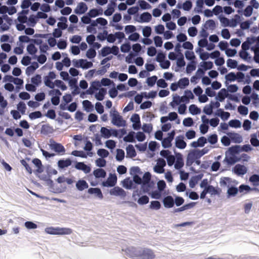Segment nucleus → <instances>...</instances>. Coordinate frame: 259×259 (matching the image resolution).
<instances>
[{"label":"nucleus","mask_w":259,"mask_h":259,"mask_svg":"<svg viewBox=\"0 0 259 259\" xmlns=\"http://www.w3.org/2000/svg\"><path fill=\"white\" fill-rule=\"evenodd\" d=\"M184 166L183 159L181 156L177 157L175 167L176 169H180Z\"/></svg>","instance_id":"47"},{"label":"nucleus","mask_w":259,"mask_h":259,"mask_svg":"<svg viewBox=\"0 0 259 259\" xmlns=\"http://www.w3.org/2000/svg\"><path fill=\"white\" fill-rule=\"evenodd\" d=\"M117 183V177L115 175H110L107 180L103 182V185L105 187H113Z\"/></svg>","instance_id":"10"},{"label":"nucleus","mask_w":259,"mask_h":259,"mask_svg":"<svg viewBox=\"0 0 259 259\" xmlns=\"http://www.w3.org/2000/svg\"><path fill=\"white\" fill-rule=\"evenodd\" d=\"M151 176L150 172H146L143 176L142 181L143 185L142 186V189L144 193H147L149 191V187H150L149 183L151 180Z\"/></svg>","instance_id":"5"},{"label":"nucleus","mask_w":259,"mask_h":259,"mask_svg":"<svg viewBox=\"0 0 259 259\" xmlns=\"http://www.w3.org/2000/svg\"><path fill=\"white\" fill-rule=\"evenodd\" d=\"M220 183L221 186L229 188L230 186H232V181L230 178L223 177L221 179Z\"/></svg>","instance_id":"24"},{"label":"nucleus","mask_w":259,"mask_h":259,"mask_svg":"<svg viewBox=\"0 0 259 259\" xmlns=\"http://www.w3.org/2000/svg\"><path fill=\"white\" fill-rule=\"evenodd\" d=\"M206 189L207 191H208V193H209L211 195L220 194L219 190L215 188L212 185H209L207 188H206Z\"/></svg>","instance_id":"41"},{"label":"nucleus","mask_w":259,"mask_h":259,"mask_svg":"<svg viewBox=\"0 0 259 259\" xmlns=\"http://www.w3.org/2000/svg\"><path fill=\"white\" fill-rule=\"evenodd\" d=\"M227 91L225 89H222L218 94V99L220 102H223L227 97Z\"/></svg>","instance_id":"39"},{"label":"nucleus","mask_w":259,"mask_h":259,"mask_svg":"<svg viewBox=\"0 0 259 259\" xmlns=\"http://www.w3.org/2000/svg\"><path fill=\"white\" fill-rule=\"evenodd\" d=\"M88 193L90 194H94L96 197L100 199L103 198V195L100 189L98 188H90L88 190Z\"/></svg>","instance_id":"19"},{"label":"nucleus","mask_w":259,"mask_h":259,"mask_svg":"<svg viewBox=\"0 0 259 259\" xmlns=\"http://www.w3.org/2000/svg\"><path fill=\"white\" fill-rule=\"evenodd\" d=\"M141 21L143 22H149L152 19L151 15L148 12H145L140 16Z\"/></svg>","instance_id":"37"},{"label":"nucleus","mask_w":259,"mask_h":259,"mask_svg":"<svg viewBox=\"0 0 259 259\" xmlns=\"http://www.w3.org/2000/svg\"><path fill=\"white\" fill-rule=\"evenodd\" d=\"M149 208L151 209L158 210L161 208V204L158 201H152Z\"/></svg>","instance_id":"44"},{"label":"nucleus","mask_w":259,"mask_h":259,"mask_svg":"<svg viewBox=\"0 0 259 259\" xmlns=\"http://www.w3.org/2000/svg\"><path fill=\"white\" fill-rule=\"evenodd\" d=\"M79 65H76V67H81L83 69H88L93 66V64L92 62H89L86 60L79 59Z\"/></svg>","instance_id":"22"},{"label":"nucleus","mask_w":259,"mask_h":259,"mask_svg":"<svg viewBox=\"0 0 259 259\" xmlns=\"http://www.w3.org/2000/svg\"><path fill=\"white\" fill-rule=\"evenodd\" d=\"M126 154L131 158L135 157L136 156V152L132 145H129L126 148Z\"/></svg>","instance_id":"28"},{"label":"nucleus","mask_w":259,"mask_h":259,"mask_svg":"<svg viewBox=\"0 0 259 259\" xmlns=\"http://www.w3.org/2000/svg\"><path fill=\"white\" fill-rule=\"evenodd\" d=\"M32 162L37 167L36 169L34 170V173L35 174H41L43 172L44 167L40 159L38 158H34L32 160Z\"/></svg>","instance_id":"12"},{"label":"nucleus","mask_w":259,"mask_h":259,"mask_svg":"<svg viewBox=\"0 0 259 259\" xmlns=\"http://www.w3.org/2000/svg\"><path fill=\"white\" fill-rule=\"evenodd\" d=\"M215 114L217 116L221 117V118L223 120L228 119L230 116V114L229 112H225L222 109H219L217 110V112H216Z\"/></svg>","instance_id":"25"},{"label":"nucleus","mask_w":259,"mask_h":259,"mask_svg":"<svg viewBox=\"0 0 259 259\" xmlns=\"http://www.w3.org/2000/svg\"><path fill=\"white\" fill-rule=\"evenodd\" d=\"M238 192V189L234 187H230L228 188L227 194L229 196H234Z\"/></svg>","instance_id":"46"},{"label":"nucleus","mask_w":259,"mask_h":259,"mask_svg":"<svg viewBox=\"0 0 259 259\" xmlns=\"http://www.w3.org/2000/svg\"><path fill=\"white\" fill-rule=\"evenodd\" d=\"M249 181L253 183L254 186H257L259 185V175H253L249 178Z\"/></svg>","instance_id":"43"},{"label":"nucleus","mask_w":259,"mask_h":259,"mask_svg":"<svg viewBox=\"0 0 259 259\" xmlns=\"http://www.w3.org/2000/svg\"><path fill=\"white\" fill-rule=\"evenodd\" d=\"M225 160L228 163V164L232 165L237 162L240 161V159H238V157L233 155L232 156L226 157Z\"/></svg>","instance_id":"38"},{"label":"nucleus","mask_w":259,"mask_h":259,"mask_svg":"<svg viewBox=\"0 0 259 259\" xmlns=\"http://www.w3.org/2000/svg\"><path fill=\"white\" fill-rule=\"evenodd\" d=\"M218 140V136L216 134H212L208 137V141L211 144H214Z\"/></svg>","instance_id":"61"},{"label":"nucleus","mask_w":259,"mask_h":259,"mask_svg":"<svg viewBox=\"0 0 259 259\" xmlns=\"http://www.w3.org/2000/svg\"><path fill=\"white\" fill-rule=\"evenodd\" d=\"M116 159L117 161H122L124 157V151L122 149H118L116 151Z\"/></svg>","instance_id":"42"},{"label":"nucleus","mask_w":259,"mask_h":259,"mask_svg":"<svg viewBox=\"0 0 259 259\" xmlns=\"http://www.w3.org/2000/svg\"><path fill=\"white\" fill-rule=\"evenodd\" d=\"M229 125L232 127L238 128L241 126V122L237 119H233L229 122Z\"/></svg>","instance_id":"53"},{"label":"nucleus","mask_w":259,"mask_h":259,"mask_svg":"<svg viewBox=\"0 0 259 259\" xmlns=\"http://www.w3.org/2000/svg\"><path fill=\"white\" fill-rule=\"evenodd\" d=\"M45 232L51 235H69L72 233V230L67 228L50 227L45 229Z\"/></svg>","instance_id":"1"},{"label":"nucleus","mask_w":259,"mask_h":259,"mask_svg":"<svg viewBox=\"0 0 259 259\" xmlns=\"http://www.w3.org/2000/svg\"><path fill=\"white\" fill-rule=\"evenodd\" d=\"M50 148L60 155H64L65 153L64 147L60 143L56 142L53 140H50Z\"/></svg>","instance_id":"4"},{"label":"nucleus","mask_w":259,"mask_h":259,"mask_svg":"<svg viewBox=\"0 0 259 259\" xmlns=\"http://www.w3.org/2000/svg\"><path fill=\"white\" fill-rule=\"evenodd\" d=\"M255 188H251L249 186L246 185H241L238 189V191L240 193H243V194H247L250 191L255 190Z\"/></svg>","instance_id":"30"},{"label":"nucleus","mask_w":259,"mask_h":259,"mask_svg":"<svg viewBox=\"0 0 259 259\" xmlns=\"http://www.w3.org/2000/svg\"><path fill=\"white\" fill-rule=\"evenodd\" d=\"M238 111L240 114L243 115H246L248 112V108L242 105H240L238 107Z\"/></svg>","instance_id":"63"},{"label":"nucleus","mask_w":259,"mask_h":259,"mask_svg":"<svg viewBox=\"0 0 259 259\" xmlns=\"http://www.w3.org/2000/svg\"><path fill=\"white\" fill-rule=\"evenodd\" d=\"M30 158L28 157H26L25 159H22L20 160V162L21 164L24 166L25 168L26 171L29 174H31L32 172V169L31 167L27 163V161H30Z\"/></svg>","instance_id":"29"},{"label":"nucleus","mask_w":259,"mask_h":259,"mask_svg":"<svg viewBox=\"0 0 259 259\" xmlns=\"http://www.w3.org/2000/svg\"><path fill=\"white\" fill-rule=\"evenodd\" d=\"M103 13V10H101V12H99L97 9H92L91 10L88 14L90 17H95L98 15H102Z\"/></svg>","instance_id":"54"},{"label":"nucleus","mask_w":259,"mask_h":259,"mask_svg":"<svg viewBox=\"0 0 259 259\" xmlns=\"http://www.w3.org/2000/svg\"><path fill=\"white\" fill-rule=\"evenodd\" d=\"M110 194L116 196H120L124 198L126 196V192L119 187H114L110 190Z\"/></svg>","instance_id":"7"},{"label":"nucleus","mask_w":259,"mask_h":259,"mask_svg":"<svg viewBox=\"0 0 259 259\" xmlns=\"http://www.w3.org/2000/svg\"><path fill=\"white\" fill-rule=\"evenodd\" d=\"M106 93L107 91L106 89L101 88L99 90V92L96 94L95 97L98 100L102 101L104 99V96Z\"/></svg>","instance_id":"33"},{"label":"nucleus","mask_w":259,"mask_h":259,"mask_svg":"<svg viewBox=\"0 0 259 259\" xmlns=\"http://www.w3.org/2000/svg\"><path fill=\"white\" fill-rule=\"evenodd\" d=\"M53 127L49 124H43L41 126L40 133L43 135H47L53 133Z\"/></svg>","instance_id":"16"},{"label":"nucleus","mask_w":259,"mask_h":259,"mask_svg":"<svg viewBox=\"0 0 259 259\" xmlns=\"http://www.w3.org/2000/svg\"><path fill=\"white\" fill-rule=\"evenodd\" d=\"M71 154L82 158L87 157V155L83 151L74 150L72 152Z\"/></svg>","instance_id":"55"},{"label":"nucleus","mask_w":259,"mask_h":259,"mask_svg":"<svg viewBox=\"0 0 259 259\" xmlns=\"http://www.w3.org/2000/svg\"><path fill=\"white\" fill-rule=\"evenodd\" d=\"M227 66L231 68H235L237 66V62L236 60L229 59L227 61Z\"/></svg>","instance_id":"59"},{"label":"nucleus","mask_w":259,"mask_h":259,"mask_svg":"<svg viewBox=\"0 0 259 259\" xmlns=\"http://www.w3.org/2000/svg\"><path fill=\"white\" fill-rule=\"evenodd\" d=\"M76 187L78 190L82 191L88 188L89 185L85 180H79L76 183Z\"/></svg>","instance_id":"21"},{"label":"nucleus","mask_w":259,"mask_h":259,"mask_svg":"<svg viewBox=\"0 0 259 259\" xmlns=\"http://www.w3.org/2000/svg\"><path fill=\"white\" fill-rule=\"evenodd\" d=\"M93 174L96 178H105L106 171L102 168H97L94 170Z\"/></svg>","instance_id":"27"},{"label":"nucleus","mask_w":259,"mask_h":259,"mask_svg":"<svg viewBox=\"0 0 259 259\" xmlns=\"http://www.w3.org/2000/svg\"><path fill=\"white\" fill-rule=\"evenodd\" d=\"M194 206V203L191 202V203H190L188 204H185L181 207L175 209L174 210L173 212H177L183 211L185 210L190 209V208L193 207Z\"/></svg>","instance_id":"32"},{"label":"nucleus","mask_w":259,"mask_h":259,"mask_svg":"<svg viewBox=\"0 0 259 259\" xmlns=\"http://www.w3.org/2000/svg\"><path fill=\"white\" fill-rule=\"evenodd\" d=\"M131 49V47L129 43L122 44L120 47V50L122 52H128Z\"/></svg>","instance_id":"64"},{"label":"nucleus","mask_w":259,"mask_h":259,"mask_svg":"<svg viewBox=\"0 0 259 259\" xmlns=\"http://www.w3.org/2000/svg\"><path fill=\"white\" fill-rule=\"evenodd\" d=\"M200 158L199 154L196 151H193L190 152L187 156L186 160V165L187 166H191L195 160Z\"/></svg>","instance_id":"8"},{"label":"nucleus","mask_w":259,"mask_h":259,"mask_svg":"<svg viewBox=\"0 0 259 259\" xmlns=\"http://www.w3.org/2000/svg\"><path fill=\"white\" fill-rule=\"evenodd\" d=\"M87 57L89 59H92L95 57L96 52L95 49L91 48L88 50L86 54Z\"/></svg>","instance_id":"57"},{"label":"nucleus","mask_w":259,"mask_h":259,"mask_svg":"<svg viewBox=\"0 0 259 259\" xmlns=\"http://www.w3.org/2000/svg\"><path fill=\"white\" fill-rule=\"evenodd\" d=\"M157 79V77L156 76H153L152 77H148L147 79V83L149 86L152 87L155 84Z\"/></svg>","instance_id":"62"},{"label":"nucleus","mask_w":259,"mask_h":259,"mask_svg":"<svg viewBox=\"0 0 259 259\" xmlns=\"http://www.w3.org/2000/svg\"><path fill=\"white\" fill-rule=\"evenodd\" d=\"M125 252L128 257L133 258H138L139 249H137L134 247H130L125 249Z\"/></svg>","instance_id":"9"},{"label":"nucleus","mask_w":259,"mask_h":259,"mask_svg":"<svg viewBox=\"0 0 259 259\" xmlns=\"http://www.w3.org/2000/svg\"><path fill=\"white\" fill-rule=\"evenodd\" d=\"M180 89H184L189 84V79L187 77L181 78L178 82Z\"/></svg>","instance_id":"34"},{"label":"nucleus","mask_w":259,"mask_h":259,"mask_svg":"<svg viewBox=\"0 0 259 259\" xmlns=\"http://www.w3.org/2000/svg\"><path fill=\"white\" fill-rule=\"evenodd\" d=\"M100 131L102 136L105 138H109L111 136V130L106 127H102Z\"/></svg>","instance_id":"35"},{"label":"nucleus","mask_w":259,"mask_h":259,"mask_svg":"<svg viewBox=\"0 0 259 259\" xmlns=\"http://www.w3.org/2000/svg\"><path fill=\"white\" fill-rule=\"evenodd\" d=\"M189 110L192 115H197L201 112V110L196 105L192 104L189 106Z\"/></svg>","instance_id":"36"},{"label":"nucleus","mask_w":259,"mask_h":259,"mask_svg":"<svg viewBox=\"0 0 259 259\" xmlns=\"http://www.w3.org/2000/svg\"><path fill=\"white\" fill-rule=\"evenodd\" d=\"M181 101V97L178 95L174 96L173 98V101L170 104V106L172 107H175L176 105H179Z\"/></svg>","instance_id":"50"},{"label":"nucleus","mask_w":259,"mask_h":259,"mask_svg":"<svg viewBox=\"0 0 259 259\" xmlns=\"http://www.w3.org/2000/svg\"><path fill=\"white\" fill-rule=\"evenodd\" d=\"M227 81H234L236 79V74L234 72H230L225 76Z\"/></svg>","instance_id":"58"},{"label":"nucleus","mask_w":259,"mask_h":259,"mask_svg":"<svg viewBox=\"0 0 259 259\" xmlns=\"http://www.w3.org/2000/svg\"><path fill=\"white\" fill-rule=\"evenodd\" d=\"M240 151V147L238 145L233 146L229 148V151L232 156L234 155L235 154L238 153Z\"/></svg>","instance_id":"45"},{"label":"nucleus","mask_w":259,"mask_h":259,"mask_svg":"<svg viewBox=\"0 0 259 259\" xmlns=\"http://www.w3.org/2000/svg\"><path fill=\"white\" fill-rule=\"evenodd\" d=\"M213 106L209 104L204 106L203 112L207 115H211L212 113Z\"/></svg>","instance_id":"56"},{"label":"nucleus","mask_w":259,"mask_h":259,"mask_svg":"<svg viewBox=\"0 0 259 259\" xmlns=\"http://www.w3.org/2000/svg\"><path fill=\"white\" fill-rule=\"evenodd\" d=\"M247 169L245 166L237 164L234 167V172L238 175H243L246 173Z\"/></svg>","instance_id":"20"},{"label":"nucleus","mask_w":259,"mask_h":259,"mask_svg":"<svg viewBox=\"0 0 259 259\" xmlns=\"http://www.w3.org/2000/svg\"><path fill=\"white\" fill-rule=\"evenodd\" d=\"M97 154L99 156L104 158L107 157L109 155V152L105 149H99L97 151Z\"/></svg>","instance_id":"51"},{"label":"nucleus","mask_w":259,"mask_h":259,"mask_svg":"<svg viewBox=\"0 0 259 259\" xmlns=\"http://www.w3.org/2000/svg\"><path fill=\"white\" fill-rule=\"evenodd\" d=\"M71 161L69 159L66 160H60L58 162V165L61 168H64L71 164Z\"/></svg>","instance_id":"26"},{"label":"nucleus","mask_w":259,"mask_h":259,"mask_svg":"<svg viewBox=\"0 0 259 259\" xmlns=\"http://www.w3.org/2000/svg\"><path fill=\"white\" fill-rule=\"evenodd\" d=\"M204 3V1H197L196 7L195 9V11L198 13H202Z\"/></svg>","instance_id":"52"},{"label":"nucleus","mask_w":259,"mask_h":259,"mask_svg":"<svg viewBox=\"0 0 259 259\" xmlns=\"http://www.w3.org/2000/svg\"><path fill=\"white\" fill-rule=\"evenodd\" d=\"M184 138L182 136H178L176 139V146L181 149L186 148L187 146L186 143L183 140Z\"/></svg>","instance_id":"17"},{"label":"nucleus","mask_w":259,"mask_h":259,"mask_svg":"<svg viewBox=\"0 0 259 259\" xmlns=\"http://www.w3.org/2000/svg\"><path fill=\"white\" fill-rule=\"evenodd\" d=\"M49 94L51 96L55 95L52 98L51 102L54 105H58L60 102L59 96L61 95V92L58 89H55L50 91Z\"/></svg>","instance_id":"6"},{"label":"nucleus","mask_w":259,"mask_h":259,"mask_svg":"<svg viewBox=\"0 0 259 259\" xmlns=\"http://www.w3.org/2000/svg\"><path fill=\"white\" fill-rule=\"evenodd\" d=\"M149 201V197L146 195H143L138 199L137 202L140 205H144L147 204Z\"/></svg>","instance_id":"48"},{"label":"nucleus","mask_w":259,"mask_h":259,"mask_svg":"<svg viewBox=\"0 0 259 259\" xmlns=\"http://www.w3.org/2000/svg\"><path fill=\"white\" fill-rule=\"evenodd\" d=\"M155 255L153 251L149 248H141L139 249L138 258L139 259H153Z\"/></svg>","instance_id":"3"},{"label":"nucleus","mask_w":259,"mask_h":259,"mask_svg":"<svg viewBox=\"0 0 259 259\" xmlns=\"http://www.w3.org/2000/svg\"><path fill=\"white\" fill-rule=\"evenodd\" d=\"M41 76L39 74L36 75L35 76L31 78V82L36 85H38L41 82Z\"/></svg>","instance_id":"60"},{"label":"nucleus","mask_w":259,"mask_h":259,"mask_svg":"<svg viewBox=\"0 0 259 259\" xmlns=\"http://www.w3.org/2000/svg\"><path fill=\"white\" fill-rule=\"evenodd\" d=\"M28 54L32 56L33 59L36 58V53L37 52V49L32 43L29 44L26 48Z\"/></svg>","instance_id":"14"},{"label":"nucleus","mask_w":259,"mask_h":259,"mask_svg":"<svg viewBox=\"0 0 259 259\" xmlns=\"http://www.w3.org/2000/svg\"><path fill=\"white\" fill-rule=\"evenodd\" d=\"M163 205L165 208H172L175 205V201L171 196H167L165 197L162 200Z\"/></svg>","instance_id":"11"},{"label":"nucleus","mask_w":259,"mask_h":259,"mask_svg":"<svg viewBox=\"0 0 259 259\" xmlns=\"http://www.w3.org/2000/svg\"><path fill=\"white\" fill-rule=\"evenodd\" d=\"M83 106L85 109L90 111L93 109V105L92 104V103L89 100H84L82 102Z\"/></svg>","instance_id":"49"},{"label":"nucleus","mask_w":259,"mask_h":259,"mask_svg":"<svg viewBox=\"0 0 259 259\" xmlns=\"http://www.w3.org/2000/svg\"><path fill=\"white\" fill-rule=\"evenodd\" d=\"M112 118V123L118 127L123 126L125 125V121L115 109H111L110 112Z\"/></svg>","instance_id":"2"},{"label":"nucleus","mask_w":259,"mask_h":259,"mask_svg":"<svg viewBox=\"0 0 259 259\" xmlns=\"http://www.w3.org/2000/svg\"><path fill=\"white\" fill-rule=\"evenodd\" d=\"M204 27L206 29H210L213 30L216 27L215 21L212 19L208 20L206 21Z\"/></svg>","instance_id":"31"},{"label":"nucleus","mask_w":259,"mask_h":259,"mask_svg":"<svg viewBox=\"0 0 259 259\" xmlns=\"http://www.w3.org/2000/svg\"><path fill=\"white\" fill-rule=\"evenodd\" d=\"M38 67V64L36 62H33L30 66L27 68L26 73H33Z\"/></svg>","instance_id":"40"},{"label":"nucleus","mask_w":259,"mask_h":259,"mask_svg":"<svg viewBox=\"0 0 259 259\" xmlns=\"http://www.w3.org/2000/svg\"><path fill=\"white\" fill-rule=\"evenodd\" d=\"M75 168L79 170H82L85 174L89 173L91 170L90 166L85 164L83 162H77L75 166Z\"/></svg>","instance_id":"18"},{"label":"nucleus","mask_w":259,"mask_h":259,"mask_svg":"<svg viewBox=\"0 0 259 259\" xmlns=\"http://www.w3.org/2000/svg\"><path fill=\"white\" fill-rule=\"evenodd\" d=\"M111 3L108 4V8L104 12V14L106 16H111L114 12V8L116 7V1H110Z\"/></svg>","instance_id":"15"},{"label":"nucleus","mask_w":259,"mask_h":259,"mask_svg":"<svg viewBox=\"0 0 259 259\" xmlns=\"http://www.w3.org/2000/svg\"><path fill=\"white\" fill-rule=\"evenodd\" d=\"M88 10V7L87 5L83 3H79L76 9L74 10V12L77 14H82L84 13Z\"/></svg>","instance_id":"13"},{"label":"nucleus","mask_w":259,"mask_h":259,"mask_svg":"<svg viewBox=\"0 0 259 259\" xmlns=\"http://www.w3.org/2000/svg\"><path fill=\"white\" fill-rule=\"evenodd\" d=\"M123 186L127 189H131L132 188H136V186H134L133 180L130 179V178H127L123 181Z\"/></svg>","instance_id":"23"}]
</instances>
